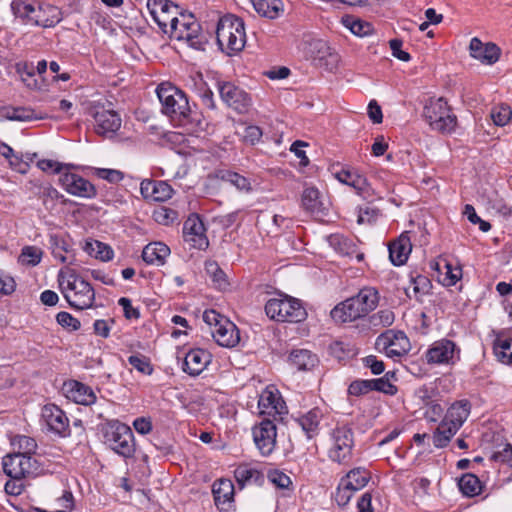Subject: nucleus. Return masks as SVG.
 Segmentation results:
<instances>
[{"label": "nucleus", "instance_id": "44", "mask_svg": "<svg viewBox=\"0 0 512 512\" xmlns=\"http://www.w3.org/2000/svg\"><path fill=\"white\" fill-rule=\"evenodd\" d=\"M85 251L101 261H110L114 256L113 249L109 245L97 240L86 242Z\"/></svg>", "mask_w": 512, "mask_h": 512}, {"label": "nucleus", "instance_id": "35", "mask_svg": "<svg viewBox=\"0 0 512 512\" xmlns=\"http://www.w3.org/2000/svg\"><path fill=\"white\" fill-rule=\"evenodd\" d=\"M321 418V410L314 408L298 417L296 421L307 435V438L311 439L318 434Z\"/></svg>", "mask_w": 512, "mask_h": 512}, {"label": "nucleus", "instance_id": "63", "mask_svg": "<svg viewBox=\"0 0 512 512\" xmlns=\"http://www.w3.org/2000/svg\"><path fill=\"white\" fill-rule=\"evenodd\" d=\"M129 364L136 370L144 374H151L152 367L147 359L140 355H131L128 358Z\"/></svg>", "mask_w": 512, "mask_h": 512}, {"label": "nucleus", "instance_id": "11", "mask_svg": "<svg viewBox=\"0 0 512 512\" xmlns=\"http://www.w3.org/2000/svg\"><path fill=\"white\" fill-rule=\"evenodd\" d=\"M70 169L71 165L59 176L58 183L62 189L79 198H95L97 195L96 187L81 175L71 172Z\"/></svg>", "mask_w": 512, "mask_h": 512}, {"label": "nucleus", "instance_id": "43", "mask_svg": "<svg viewBox=\"0 0 512 512\" xmlns=\"http://www.w3.org/2000/svg\"><path fill=\"white\" fill-rule=\"evenodd\" d=\"M493 349L500 362L512 364V338L497 337Z\"/></svg>", "mask_w": 512, "mask_h": 512}, {"label": "nucleus", "instance_id": "27", "mask_svg": "<svg viewBox=\"0 0 512 512\" xmlns=\"http://www.w3.org/2000/svg\"><path fill=\"white\" fill-rule=\"evenodd\" d=\"M61 20L60 10L50 4H36L35 13L31 18V25L53 27Z\"/></svg>", "mask_w": 512, "mask_h": 512}, {"label": "nucleus", "instance_id": "57", "mask_svg": "<svg viewBox=\"0 0 512 512\" xmlns=\"http://www.w3.org/2000/svg\"><path fill=\"white\" fill-rule=\"evenodd\" d=\"M355 492L341 480L334 494V499L339 506H346Z\"/></svg>", "mask_w": 512, "mask_h": 512}, {"label": "nucleus", "instance_id": "34", "mask_svg": "<svg viewBox=\"0 0 512 512\" xmlns=\"http://www.w3.org/2000/svg\"><path fill=\"white\" fill-rule=\"evenodd\" d=\"M234 476L240 487L247 485L261 486L264 483L263 473L249 464L239 465L234 471Z\"/></svg>", "mask_w": 512, "mask_h": 512}, {"label": "nucleus", "instance_id": "46", "mask_svg": "<svg viewBox=\"0 0 512 512\" xmlns=\"http://www.w3.org/2000/svg\"><path fill=\"white\" fill-rule=\"evenodd\" d=\"M12 445L17 449V451L14 452L15 454H22L24 456L32 457V454H34L37 449L35 439L25 435L16 436L12 441Z\"/></svg>", "mask_w": 512, "mask_h": 512}, {"label": "nucleus", "instance_id": "56", "mask_svg": "<svg viewBox=\"0 0 512 512\" xmlns=\"http://www.w3.org/2000/svg\"><path fill=\"white\" fill-rule=\"evenodd\" d=\"M196 93L200 97L202 104L209 109L215 108L213 92L207 87L206 83L200 77L199 82L196 83Z\"/></svg>", "mask_w": 512, "mask_h": 512}, {"label": "nucleus", "instance_id": "29", "mask_svg": "<svg viewBox=\"0 0 512 512\" xmlns=\"http://www.w3.org/2000/svg\"><path fill=\"white\" fill-rule=\"evenodd\" d=\"M212 492L216 506L228 510L234 498V485L228 479H220L213 484Z\"/></svg>", "mask_w": 512, "mask_h": 512}, {"label": "nucleus", "instance_id": "45", "mask_svg": "<svg viewBox=\"0 0 512 512\" xmlns=\"http://www.w3.org/2000/svg\"><path fill=\"white\" fill-rule=\"evenodd\" d=\"M430 290V281L426 276L418 275L412 280L410 286L406 289L407 295L414 297L418 301H422V297L428 294Z\"/></svg>", "mask_w": 512, "mask_h": 512}, {"label": "nucleus", "instance_id": "16", "mask_svg": "<svg viewBox=\"0 0 512 512\" xmlns=\"http://www.w3.org/2000/svg\"><path fill=\"white\" fill-rule=\"evenodd\" d=\"M218 90L221 99L230 108L234 109L238 113L247 112L251 105V99L243 89L235 86L231 82H219Z\"/></svg>", "mask_w": 512, "mask_h": 512}, {"label": "nucleus", "instance_id": "41", "mask_svg": "<svg viewBox=\"0 0 512 512\" xmlns=\"http://www.w3.org/2000/svg\"><path fill=\"white\" fill-rule=\"evenodd\" d=\"M43 251L34 245L24 246L18 256V263L26 267H34L41 262Z\"/></svg>", "mask_w": 512, "mask_h": 512}, {"label": "nucleus", "instance_id": "60", "mask_svg": "<svg viewBox=\"0 0 512 512\" xmlns=\"http://www.w3.org/2000/svg\"><path fill=\"white\" fill-rule=\"evenodd\" d=\"M56 320L59 325L70 331H76L80 328V321L73 317L70 313L62 311L56 315Z\"/></svg>", "mask_w": 512, "mask_h": 512}, {"label": "nucleus", "instance_id": "26", "mask_svg": "<svg viewBox=\"0 0 512 512\" xmlns=\"http://www.w3.org/2000/svg\"><path fill=\"white\" fill-rule=\"evenodd\" d=\"M66 397L77 404L91 405L96 401V395L94 391L87 385L71 380L64 385Z\"/></svg>", "mask_w": 512, "mask_h": 512}, {"label": "nucleus", "instance_id": "5", "mask_svg": "<svg viewBox=\"0 0 512 512\" xmlns=\"http://www.w3.org/2000/svg\"><path fill=\"white\" fill-rule=\"evenodd\" d=\"M423 115L432 130L442 134H451L456 129L457 117L442 97L430 99L424 106Z\"/></svg>", "mask_w": 512, "mask_h": 512}, {"label": "nucleus", "instance_id": "24", "mask_svg": "<svg viewBox=\"0 0 512 512\" xmlns=\"http://www.w3.org/2000/svg\"><path fill=\"white\" fill-rule=\"evenodd\" d=\"M216 343L222 347L233 348L240 342V332L230 320H222V323L210 331Z\"/></svg>", "mask_w": 512, "mask_h": 512}, {"label": "nucleus", "instance_id": "2", "mask_svg": "<svg viewBox=\"0 0 512 512\" xmlns=\"http://www.w3.org/2000/svg\"><path fill=\"white\" fill-rule=\"evenodd\" d=\"M216 39L221 50L227 54L241 51L246 43L243 20L231 14L220 18L216 29Z\"/></svg>", "mask_w": 512, "mask_h": 512}, {"label": "nucleus", "instance_id": "32", "mask_svg": "<svg viewBox=\"0 0 512 512\" xmlns=\"http://www.w3.org/2000/svg\"><path fill=\"white\" fill-rule=\"evenodd\" d=\"M394 320L395 315L391 309H381L363 320L361 331H378L381 328L391 326Z\"/></svg>", "mask_w": 512, "mask_h": 512}, {"label": "nucleus", "instance_id": "59", "mask_svg": "<svg viewBox=\"0 0 512 512\" xmlns=\"http://www.w3.org/2000/svg\"><path fill=\"white\" fill-rule=\"evenodd\" d=\"M39 169L44 172H53L59 174V176L65 172L66 168H68L69 164H63L58 161H54L51 159H42L37 163Z\"/></svg>", "mask_w": 512, "mask_h": 512}, {"label": "nucleus", "instance_id": "4", "mask_svg": "<svg viewBox=\"0 0 512 512\" xmlns=\"http://www.w3.org/2000/svg\"><path fill=\"white\" fill-rule=\"evenodd\" d=\"M104 443L123 458H132L135 453L134 435L131 428L118 421L108 422L103 428Z\"/></svg>", "mask_w": 512, "mask_h": 512}, {"label": "nucleus", "instance_id": "47", "mask_svg": "<svg viewBox=\"0 0 512 512\" xmlns=\"http://www.w3.org/2000/svg\"><path fill=\"white\" fill-rule=\"evenodd\" d=\"M345 27H347L356 36H367L371 34L373 28L370 23L354 18L352 16H346L342 19Z\"/></svg>", "mask_w": 512, "mask_h": 512}, {"label": "nucleus", "instance_id": "9", "mask_svg": "<svg viewBox=\"0 0 512 512\" xmlns=\"http://www.w3.org/2000/svg\"><path fill=\"white\" fill-rule=\"evenodd\" d=\"M354 435L349 427H336L330 433L328 457L338 464H347L352 459Z\"/></svg>", "mask_w": 512, "mask_h": 512}, {"label": "nucleus", "instance_id": "15", "mask_svg": "<svg viewBox=\"0 0 512 512\" xmlns=\"http://www.w3.org/2000/svg\"><path fill=\"white\" fill-rule=\"evenodd\" d=\"M258 408L260 414L282 416L287 413V406L279 390L274 385H268L259 395Z\"/></svg>", "mask_w": 512, "mask_h": 512}, {"label": "nucleus", "instance_id": "21", "mask_svg": "<svg viewBox=\"0 0 512 512\" xmlns=\"http://www.w3.org/2000/svg\"><path fill=\"white\" fill-rule=\"evenodd\" d=\"M332 319L337 323L353 322L358 319L363 321L367 318L365 310L360 307V304L354 297H350L345 301L336 305L330 312ZM363 322H361L362 324Z\"/></svg>", "mask_w": 512, "mask_h": 512}, {"label": "nucleus", "instance_id": "28", "mask_svg": "<svg viewBox=\"0 0 512 512\" xmlns=\"http://www.w3.org/2000/svg\"><path fill=\"white\" fill-rule=\"evenodd\" d=\"M211 355L203 349L190 350L184 359L183 370L189 375H199L210 363Z\"/></svg>", "mask_w": 512, "mask_h": 512}, {"label": "nucleus", "instance_id": "8", "mask_svg": "<svg viewBox=\"0 0 512 512\" xmlns=\"http://www.w3.org/2000/svg\"><path fill=\"white\" fill-rule=\"evenodd\" d=\"M170 37L178 41H184L189 47L196 50H204L208 42L206 34L192 14H180L177 27L171 31Z\"/></svg>", "mask_w": 512, "mask_h": 512}, {"label": "nucleus", "instance_id": "52", "mask_svg": "<svg viewBox=\"0 0 512 512\" xmlns=\"http://www.w3.org/2000/svg\"><path fill=\"white\" fill-rule=\"evenodd\" d=\"M351 187L363 198H368L373 195V189L367 178L358 171L352 180Z\"/></svg>", "mask_w": 512, "mask_h": 512}, {"label": "nucleus", "instance_id": "54", "mask_svg": "<svg viewBox=\"0 0 512 512\" xmlns=\"http://www.w3.org/2000/svg\"><path fill=\"white\" fill-rule=\"evenodd\" d=\"M267 478L276 488L290 490L292 487L291 478L280 470L275 469L269 471Z\"/></svg>", "mask_w": 512, "mask_h": 512}, {"label": "nucleus", "instance_id": "22", "mask_svg": "<svg viewBox=\"0 0 512 512\" xmlns=\"http://www.w3.org/2000/svg\"><path fill=\"white\" fill-rule=\"evenodd\" d=\"M172 187L165 181L145 179L140 183V193L146 200L164 202L173 195Z\"/></svg>", "mask_w": 512, "mask_h": 512}, {"label": "nucleus", "instance_id": "3", "mask_svg": "<svg viewBox=\"0 0 512 512\" xmlns=\"http://www.w3.org/2000/svg\"><path fill=\"white\" fill-rule=\"evenodd\" d=\"M156 93L162 105L161 111L171 121L182 125L191 111L186 94L171 83H161Z\"/></svg>", "mask_w": 512, "mask_h": 512}, {"label": "nucleus", "instance_id": "53", "mask_svg": "<svg viewBox=\"0 0 512 512\" xmlns=\"http://www.w3.org/2000/svg\"><path fill=\"white\" fill-rule=\"evenodd\" d=\"M222 179L230 183L231 185L235 186L239 191H251V183L249 179L236 172L228 171L222 176Z\"/></svg>", "mask_w": 512, "mask_h": 512}, {"label": "nucleus", "instance_id": "62", "mask_svg": "<svg viewBox=\"0 0 512 512\" xmlns=\"http://www.w3.org/2000/svg\"><path fill=\"white\" fill-rule=\"evenodd\" d=\"M16 289V282L14 278L0 269V294L2 295H10Z\"/></svg>", "mask_w": 512, "mask_h": 512}, {"label": "nucleus", "instance_id": "37", "mask_svg": "<svg viewBox=\"0 0 512 512\" xmlns=\"http://www.w3.org/2000/svg\"><path fill=\"white\" fill-rule=\"evenodd\" d=\"M459 429V427L443 418L433 433V445L436 448L446 447Z\"/></svg>", "mask_w": 512, "mask_h": 512}, {"label": "nucleus", "instance_id": "64", "mask_svg": "<svg viewBox=\"0 0 512 512\" xmlns=\"http://www.w3.org/2000/svg\"><path fill=\"white\" fill-rule=\"evenodd\" d=\"M18 72L21 76L22 81L26 84L27 87H37V81L34 79L35 68L33 67V65L25 64L22 68L18 67Z\"/></svg>", "mask_w": 512, "mask_h": 512}, {"label": "nucleus", "instance_id": "48", "mask_svg": "<svg viewBox=\"0 0 512 512\" xmlns=\"http://www.w3.org/2000/svg\"><path fill=\"white\" fill-rule=\"evenodd\" d=\"M205 271L211 278L215 287L218 289H225L227 286L226 275L215 261L205 262Z\"/></svg>", "mask_w": 512, "mask_h": 512}, {"label": "nucleus", "instance_id": "61", "mask_svg": "<svg viewBox=\"0 0 512 512\" xmlns=\"http://www.w3.org/2000/svg\"><path fill=\"white\" fill-rule=\"evenodd\" d=\"M373 391L372 379L355 380L348 387V393L353 396H360Z\"/></svg>", "mask_w": 512, "mask_h": 512}, {"label": "nucleus", "instance_id": "31", "mask_svg": "<svg viewBox=\"0 0 512 512\" xmlns=\"http://www.w3.org/2000/svg\"><path fill=\"white\" fill-rule=\"evenodd\" d=\"M256 13L263 18L275 20L284 13L282 0H250Z\"/></svg>", "mask_w": 512, "mask_h": 512}, {"label": "nucleus", "instance_id": "51", "mask_svg": "<svg viewBox=\"0 0 512 512\" xmlns=\"http://www.w3.org/2000/svg\"><path fill=\"white\" fill-rule=\"evenodd\" d=\"M303 207L311 212L319 209V191L315 187H306L302 193Z\"/></svg>", "mask_w": 512, "mask_h": 512}, {"label": "nucleus", "instance_id": "6", "mask_svg": "<svg viewBox=\"0 0 512 512\" xmlns=\"http://www.w3.org/2000/svg\"><path fill=\"white\" fill-rule=\"evenodd\" d=\"M265 312L269 318L279 322L297 323L305 320L307 316L298 299L282 294L267 301Z\"/></svg>", "mask_w": 512, "mask_h": 512}, {"label": "nucleus", "instance_id": "38", "mask_svg": "<svg viewBox=\"0 0 512 512\" xmlns=\"http://www.w3.org/2000/svg\"><path fill=\"white\" fill-rule=\"evenodd\" d=\"M354 492L363 489L370 480V473L365 468H354L340 479Z\"/></svg>", "mask_w": 512, "mask_h": 512}, {"label": "nucleus", "instance_id": "23", "mask_svg": "<svg viewBox=\"0 0 512 512\" xmlns=\"http://www.w3.org/2000/svg\"><path fill=\"white\" fill-rule=\"evenodd\" d=\"M469 51L471 57L488 65L496 63L501 53L500 48L495 43L488 42L484 44L477 37L471 39Z\"/></svg>", "mask_w": 512, "mask_h": 512}, {"label": "nucleus", "instance_id": "18", "mask_svg": "<svg viewBox=\"0 0 512 512\" xmlns=\"http://www.w3.org/2000/svg\"><path fill=\"white\" fill-rule=\"evenodd\" d=\"M93 118L95 132L105 137H112L121 127V117L114 110L95 107Z\"/></svg>", "mask_w": 512, "mask_h": 512}, {"label": "nucleus", "instance_id": "39", "mask_svg": "<svg viewBox=\"0 0 512 512\" xmlns=\"http://www.w3.org/2000/svg\"><path fill=\"white\" fill-rule=\"evenodd\" d=\"M353 297L360 304V307L365 310L367 316L379 303V293L374 287H364Z\"/></svg>", "mask_w": 512, "mask_h": 512}, {"label": "nucleus", "instance_id": "13", "mask_svg": "<svg viewBox=\"0 0 512 512\" xmlns=\"http://www.w3.org/2000/svg\"><path fill=\"white\" fill-rule=\"evenodd\" d=\"M254 443L262 456H269L276 447L277 428L273 421L262 420L252 429Z\"/></svg>", "mask_w": 512, "mask_h": 512}, {"label": "nucleus", "instance_id": "55", "mask_svg": "<svg viewBox=\"0 0 512 512\" xmlns=\"http://www.w3.org/2000/svg\"><path fill=\"white\" fill-rule=\"evenodd\" d=\"M154 220L161 225H169L178 219V213L168 207H160L153 213Z\"/></svg>", "mask_w": 512, "mask_h": 512}, {"label": "nucleus", "instance_id": "19", "mask_svg": "<svg viewBox=\"0 0 512 512\" xmlns=\"http://www.w3.org/2000/svg\"><path fill=\"white\" fill-rule=\"evenodd\" d=\"M42 419L48 430L60 437L70 434L69 419L65 412L55 404H47L42 408Z\"/></svg>", "mask_w": 512, "mask_h": 512}, {"label": "nucleus", "instance_id": "33", "mask_svg": "<svg viewBox=\"0 0 512 512\" xmlns=\"http://www.w3.org/2000/svg\"><path fill=\"white\" fill-rule=\"evenodd\" d=\"M472 405L469 400L461 399L453 402L447 409L444 419L461 428L470 415Z\"/></svg>", "mask_w": 512, "mask_h": 512}, {"label": "nucleus", "instance_id": "7", "mask_svg": "<svg viewBox=\"0 0 512 512\" xmlns=\"http://www.w3.org/2000/svg\"><path fill=\"white\" fill-rule=\"evenodd\" d=\"M305 56L313 65L330 73H337L340 67V55L327 42L312 39L305 43Z\"/></svg>", "mask_w": 512, "mask_h": 512}, {"label": "nucleus", "instance_id": "40", "mask_svg": "<svg viewBox=\"0 0 512 512\" xmlns=\"http://www.w3.org/2000/svg\"><path fill=\"white\" fill-rule=\"evenodd\" d=\"M458 486L463 495L474 497L481 493L482 486L478 477L474 474H464L458 481Z\"/></svg>", "mask_w": 512, "mask_h": 512}, {"label": "nucleus", "instance_id": "49", "mask_svg": "<svg viewBox=\"0 0 512 512\" xmlns=\"http://www.w3.org/2000/svg\"><path fill=\"white\" fill-rule=\"evenodd\" d=\"M490 117L496 126L503 127L511 121L512 110L506 104H499L491 109Z\"/></svg>", "mask_w": 512, "mask_h": 512}, {"label": "nucleus", "instance_id": "36", "mask_svg": "<svg viewBox=\"0 0 512 512\" xmlns=\"http://www.w3.org/2000/svg\"><path fill=\"white\" fill-rule=\"evenodd\" d=\"M289 361L300 371L313 369L318 363V357L307 349H296L290 353Z\"/></svg>", "mask_w": 512, "mask_h": 512}, {"label": "nucleus", "instance_id": "14", "mask_svg": "<svg viewBox=\"0 0 512 512\" xmlns=\"http://www.w3.org/2000/svg\"><path fill=\"white\" fill-rule=\"evenodd\" d=\"M377 345L391 358L401 357L410 350L409 339L402 331L387 330L377 338Z\"/></svg>", "mask_w": 512, "mask_h": 512}, {"label": "nucleus", "instance_id": "12", "mask_svg": "<svg viewBox=\"0 0 512 512\" xmlns=\"http://www.w3.org/2000/svg\"><path fill=\"white\" fill-rule=\"evenodd\" d=\"M4 473L12 479L20 480L35 474L38 469L37 461L31 456L8 454L2 461Z\"/></svg>", "mask_w": 512, "mask_h": 512}, {"label": "nucleus", "instance_id": "1", "mask_svg": "<svg viewBox=\"0 0 512 512\" xmlns=\"http://www.w3.org/2000/svg\"><path fill=\"white\" fill-rule=\"evenodd\" d=\"M58 283L64 298L71 307L79 310L92 307L95 301V291L91 284L74 270L61 269L58 273Z\"/></svg>", "mask_w": 512, "mask_h": 512}, {"label": "nucleus", "instance_id": "30", "mask_svg": "<svg viewBox=\"0 0 512 512\" xmlns=\"http://www.w3.org/2000/svg\"><path fill=\"white\" fill-rule=\"evenodd\" d=\"M170 248L163 242L147 244L142 251V259L149 265L162 266L170 255Z\"/></svg>", "mask_w": 512, "mask_h": 512}, {"label": "nucleus", "instance_id": "58", "mask_svg": "<svg viewBox=\"0 0 512 512\" xmlns=\"http://www.w3.org/2000/svg\"><path fill=\"white\" fill-rule=\"evenodd\" d=\"M95 175L103 180L110 183H118L123 180L124 174L120 170L109 169V168H96Z\"/></svg>", "mask_w": 512, "mask_h": 512}, {"label": "nucleus", "instance_id": "25", "mask_svg": "<svg viewBox=\"0 0 512 512\" xmlns=\"http://www.w3.org/2000/svg\"><path fill=\"white\" fill-rule=\"evenodd\" d=\"M389 258L393 265L401 266L406 263L412 251V243L408 232L402 233L389 246Z\"/></svg>", "mask_w": 512, "mask_h": 512}, {"label": "nucleus", "instance_id": "50", "mask_svg": "<svg viewBox=\"0 0 512 512\" xmlns=\"http://www.w3.org/2000/svg\"><path fill=\"white\" fill-rule=\"evenodd\" d=\"M394 373L387 372L383 377L378 379H372L373 390L383 392L387 395H395L397 393V387L391 382V378L394 377Z\"/></svg>", "mask_w": 512, "mask_h": 512}, {"label": "nucleus", "instance_id": "17", "mask_svg": "<svg viewBox=\"0 0 512 512\" xmlns=\"http://www.w3.org/2000/svg\"><path fill=\"white\" fill-rule=\"evenodd\" d=\"M183 236L184 240L195 249L204 250L209 245L204 223L197 214H191L184 222Z\"/></svg>", "mask_w": 512, "mask_h": 512}, {"label": "nucleus", "instance_id": "10", "mask_svg": "<svg viewBox=\"0 0 512 512\" xmlns=\"http://www.w3.org/2000/svg\"><path fill=\"white\" fill-rule=\"evenodd\" d=\"M147 8L159 28L165 34L171 35V31L176 29L180 20V17H177L178 6L169 0H148Z\"/></svg>", "mask_w": 512, "mask_h": 512}, {"label": "nucleus", "instance_id": "20", "mask_svg": "<svg viewBox=\"0 0 512 512\" xmlns=\"http://www.w3.org/2000/svg\"><path fill=\"white\" fill-rule=\"evenodd\" d=\"M458 353L456 344L444 338L433 342L425 356L429 364H452Z\"/></svg>", "mask_w": 512, "mask_h": 512}, {"label": "nucleus", "instance_id": "42", "mask_svg": "<svg viewBox=\"0 0 512 512\" xmlns=\"http://www.w3.org/2000/svg\"><path fill=\"white\" fill-rule=\"evenodd\" d=\"M36 3L28 0H13L11 10L13 14L25 23L31 24V18L35 13Z\"/></svg>", "mask_w": 512, "mask_h": 512}]
</instances>
